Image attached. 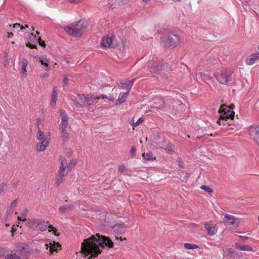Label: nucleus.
<instances>
[{
	"instance_id": "f257e3e1",
	"label": "nucleus",
	"mask_w": 259,
	"mask_h": 259,
	"mask_svg": "<svg viewBox=\"0 0 259 259\" xmlns=\"http://www.w3.org/2000/svg\"><path fill=\"white\" fill-rule=\"evenodd\" d=\"M104 246L112 248L113 243L108 237L97 234L91 237L84 239L81 243V251L85 256L90 255L88 259H92L101 253V248Z\"/></svg>"
},
{
	"instance_id": "f03ea898",
	"label": "nucleus",
	"mask_w": 259,
	"mask_h": 259,
	"mask_svg": "<svg viewBox=\"0 0 259 259\" xmlns=\"http://www.w3.org/2000/svg\"><path fill=\"white\" fill-rule=\"evenodd\" d=\"M215 76L218 81L223 84L229 85L233 82V72L228 68L216 70Z\"/></svg>"
},
{
	"instance_id": "7ed1b4c3",
	"label": "nucleus",
	"mask_w": 259,
	"mask_h": 259,
	"mask_svg": "<svg viewBox=\"0 0 259 259\" xmlns=\"http://www.w3.org/2000/svg\"><path fill=\"white\" fill-rule=\"evenodd\" d=\"M75 98V104L76 107H81L92 105L97 102L99 97H95L91 95H84L77 94Z\"/></svg>"
},
{
	"instance_id": "20e7f679",
	"label": "nucleus",
	"mask_w": 259,
	"mask_h": 259,
	"mask_svg": "<svg viewBox=\"0 0 259 259\" xmlns=\"http://www.w3.org/2000/svg\"><path fill=\"white\" fill-rule=\"evenodd\" d=\"M59 160L61 165L56 179V183L58 185L61 184L63 182V178L71 169V167L70 165H68V163L65 158L61 156L59 157Z\"/></svg>"
},
{
	"instance_id": "39448f33",
	"label": "nucleus",
	"mask_w": 259,
	"mask_h": 259,
	"mask_svg": "<svg viewBox=\"0 0 259 259\" xmlns=\"http://www.w3.org/2000/svg\"><path fill=\"white\" fill-rule=\"evenodd\" d=\"M83 28L82 25L78 22L76 24H72L70 26L65 27L64 30L70 35L78 37L81 36Z\"/></svg>"
},
{
	"instance_id": "423d86ee",
	"label": "nucleus",
	"mask_w": 259,
	"mask_h": 259,
	"mask_svg": "<svg viewBox=\"0 0 259 259\" xmlns=\"http://www.w3.org/2000/svg\"><path fill=\"white\" fill-rule=\"evenodd\" d=\"M162 41L164 47H175L179 42L180 38L177 35L170 33L163 38Z\"/></svg>"
},
{
	"instance_id": "0eeeda50",
	"label": "nucleus",
	"mask_w": 259,
	"mask_h": 259,
	"mask_svg": "<svg viewBox=\"0 0 259 259\" xmlns=\"http://www.w3.org/2000/svg\"><path fill=\"white\" fill-rule=\"evenodd\" d=\"M128 95V92L126 93H120L118 98L117 100H115V98L112 97L111 96L108 97L105 95H101V97L102 99H107L113 102L114 104L117 105L125 102L126 101V98Z\"/></svg>"
},
{
	"instance_id": "6e6552de",
	"label": "nucleus",
	"mask_w": 259,
	"mask_h": 259,
	"mask_svg": "<svg viewBox=\"0 0 259 259\" xmlns=\"http://www.w3.org/2000/svg\"><path fill=\"white\" fill-rule=\"evenodd\" d=\"M248 131L250 138L259 146V126H250Z\"/></svg>"
},
{
	"instance_id": "1a4fd4ad",
	"label": "nucleus",
	"mask_w": 259,
	"mask_h": 259,
	"mask_svg": "<svg viewBox=\"0 0 259 259\" xmlns=\"http://www.w3.org/2000/svg\"><path fill=\"white\" fill-rule=\"evenodd\" d=\"M49 222H45L44 221L38 220L37 225L35 227V230L44 231L47 229V228H49V232L53 231L54 234L55 235L58 236L59 234H57L56 233V230L55 229L52 225H49Z\"/></svg>"
},
{
	"instance_id": "9d476101",
	"label": "nucleus",
	"mask_w": 259,
	"mask_h": 259,
	"mask_svg": "<svg viewBox=\"0 0 259 259\" xmlns=\"http://www.w3.org/2000/svg\"><path fill=\"white\" fill-rule=\"evenodd\" d=\"M116 46L113 36L107 35L102 38L101 46L105 48H112Z\"/></svg>"
},
{
	"instance_id": "9b49d317",
	"label": "nucleus",
	"mask_w": 259,
	"mask_h": 259,
	"mask_svg": "<svg viewBox=\"0 0 259 259\" xmlns=\"http://www.w3.org/2000/svg\"><path fill=\"white\" fill-rule=\"evenodd\" d=\"M235 114H221L219 119L217 121L219 125H231Z\"/></svg>"
},
{
	"instance_id": "f8f14e48",
	"label": "nucleus",
	"mask_w": 259,
	"mask_h": 259,
	"mask_svg": "<svg viewBox=\"0 0 259 259\" xmlns=\"http://www.w3.org/2000/svg\"><path fill=\"white\" fill-rule=\"evenodd\" d=\"M223 222L226 226H232L237 227L239 225V222L237 219L233 215L230 214H226L223 219Z\"/></svg>"
},
{
	"instance_id": "ddd939ff",
	"label": "nucleus",
	"mask_w": 259,
	"mask_h": 259,
	"mask_svg": "<svg viewBox=\"0 0 259 259\" xmlns=\"http://www.w3.org/2000/svg\"><path fill=\"white\" fill-rule=\"evenodd\" d=\"M135 80V79H133L132 80L126 79L120 81L117 84L119 87L124 90H127L128 92V91L131 89Z\"/></svg>"
},
{
	"instance_id": "4468645a",
	"label": "nucleus",
	"mask_w": 259,
	"mask_h": 259,
	"mask_svg": "<svg viewBox=\"0 0 259 259\" xmlns=\"http://www.w3.org/2000/svg\"><path fill=\"white\" fill-rule=\"evenodd\" d=\"M45 246L46 249L48 250L49 248V251L51 254H52L53 252H57L58 248H61V245L58 242H50L49 240L47 241V243L45 244Z\"/></svg>"
},
{
	"instance_id": "2eb2a0df",
	"label": "nucleus",
	"mask_w": 259,
	"mask_h": 259,
	"mask_svg": "<svg viewBox=\"0 0 259 259\" xmlns=\"http://www.w3.org/2000/svg\"><path fill=\"white\" fill-rule=\"evenodd\" d=\"M234 105L232 104L230 106H227L225 104L222 105L219 108V113H235L233 111Z\"/></svg>"
},
{
	"instance_id": "dca6fc26",
	"label": "nucleus",
	"mask_w": 259,
	"mask_h": 259,
	"mask_svg": "<svg viewBox=\"0 0 259 259\" xmlns=\"http://www.w3.org/2000/svg\"><path fill=\"white\" fill-rule=\"evenodd\" d=\"M258 59H259V53L252 54L246 58L245 63L248 65H251L255 63Z\"/></svg>"
},
{
	"instance_id": "f3484780",
	"label": "nucleus",
	"mask_w": 259,
	"mask_h": 259,
	"mask_svg": "<svg viewBox=\"0 0 259 259\" xmlns=\"http://www.w3.org/2000/svg\"><path fill=\"white\" fill-rule=\"evenodd\" d=\"M50 142L49 139H44L37 144L36 149L39 152L44 151L48 146Z\"/></svg>"
},
{
	"instance_id": "a211bd4d",
	"label": "nucleus",
	"mask_w": 259,
	"mask_h": 259,
	"mask_svg": "<svg viewBox=\"0 0 259 259\" xmlns=\"http://www.w3.org/2000/svg\"><path fill=\"white\" fill-rule=\"evenodd\" d=\"M204 228L207 230L208 234L210 236L214 235L217 232V228L214 225L207 223L205 224Z\"/></svg>"
},
{
	"instance_id": "6ab92c4d",
	"label": "nucleus",
	"mask_w": 259,
	"mask_h": 259,
	"mask_svg": "<svg viewBox=\"0 0 259 259\" xmlns=\"http://www.w3.org/2000/svg\"><path fill=\"white\" fill-rule=\"evenodd\" d=\"M73 208V205H63L59 207V212L61 214H64L72 210Z\"/></svg>"
},
{
	"instance_id": "aec40b11",
	"label": "nucleus",
	"mask_w": 259,
	"mask_h": 259,
	"mask_svg": "<svg viewBox=\"0 0 259 259\" xmlns=\"http://www.w3.org/2000/svg\"><path fill=\"white\" fill-rule=\"evenodd\" d=\"M37 60L41 63V64L45 66V70L47 71L50 70V68L48 66L49 60L48 59L44 56L39 57H38Z\"/></svg>"
},
{
	"instance_id": "412c9836",
	"label": "nucleus",
	"mask_w": 259,
	"mask_h": 259,
	"mask_svg": "<svg viewBox=\"0 0 259 259\" xmlns=\"http://www.w3.org/2000/svg\"><path fill=\"white\" fill-rule=\"evenodd\" d=\"M61 122L59 125V130H66L68 125V117L63 115L61 117Z\"/></svg>"
},
{
	"instance_id": "4be33fe9",
	"label": "nucleus",
	"mask_w": 259,
	"mask_h": 259,
	"mask_svg": "<svg viewBox=\"0 0 259 259\" xmlns=\"http://www.w3.org/2000/svg\"><path fill=\"white\" fill-rule=\"evenodd\" d=\"M57 87H55L53 88V92L51 95V104L52 106H54L56 103L57 101Z\"/></svg>"
},
{
	"instance_id": "5701e85b",
	"label": "nucleus",
	"mask_w": 259,
	"mask_h": 259,
	"mask_svg": "<svg viewBox=\"0 0 259 259\" xmlns=\"http://www.w3.org/2000/svg\"><path fill=\"white\" fill-rule=\"evenodd\" d=\"M37 219H28L26 222V224L29 228L35 230V227L37 225Z\"/></svg>"
},
{
	"instance_id": "b1692460",
	"label": "nucleus",
	"mask_w": 259,
	"mask_h": 259,
	"mask_svg": "<svg viewBox=\"0 0 259 259\" xmlns=\"http://www.w3.org/2000/svg\"><path fill=\"white\" fill-rule=\"evenodd\" d=\"M236 247L237 249L245 251H252V248L248 245H240L236 244Z\"/></svg>"
},
{
	"instance_id": "393cba45",
	"label": "nucleus",
	"mask_w": 259,
	"mask_h": 259,
	"mask_svg": "<svg viewBox=\"0 0 259 259\" xmlns=\"http://www.w3.org/2000/svg\"><path fill=\"white\" fill-rule=\"evenodd\" d=\"M143 121L144 119L142 117H140L136 122H135V118L134 117L131 120L130 123L134 127H135L141 124L143 122Z\"/></svg>"
},
{
	"instance_id": "a878e982",
	"label": "nucleus",
	"mask_w": 259,
	"mask_h": 259,
	"mask_svg": "<svg viewBox=\"0 0 259 259\" xmlns=\"http://www.w3.org/2000/svg\"><path fill=\"white\" fill-rule=\"evenodd\" d=\"M161 68V67L157 64H155L153 66H149V69L151 73H158Z\"/></svg>"
},
{
	"instance_id": "bb28decb",
	"label": "nucleus",
	"mask_w": 259,
	"mask_h": 259,
	"mask_svg": "<svg viewBox=\"0 0 259 259\" xmlns=\"http://www.w3.org/2000/svg\"><path fill=\"white\" fill-rule=\"evenodd\" d=\"M61 131V136L63 141H67L69 139V134L67 132L66 130H60Z\"/></svg>"
},
{
	"instance_id": "cd10ccee",
	"label": "nucleus",
	"mask_w": 259,
	"mask_h": 259,
	"mask_svg": "<svg viewBox=\"0 0 259 259\" xmlns=\"http://www.w3.org/2000/svg\"><path fill=\"white\" fill-rule=\"evenodd\" d=\"M142 156L143 157L144 159L145 160H153V154L151 152H148L147 153H143Z\"/></svg>"
},
{
	"instance_id": "c85d7f7f",
	"label": "nucleus",
	"mask_w": 259,
	"mask_h": 259,
	"mask_svg": "<svg viewBox=\"0 0 259 259\" xmlns=\"http://www.w3.org/2000/svg\"><path fill=\"white\" fill-rule=\"evenodd\" d=\"M28 62L26 58H23L22 60V70L24 73L27 72L26 67L28 65Z\"/></svg>"
},
{
	"instance_id": "c756f323",
	"label": "nucleus",
	"mask_w": 259,
	"mask_h": 259,
	"mask_svg": "<svg viewBox=\"0 0 259 259\" xmlns=\"http://www.w3.org/2000/svg\"><path fill=\"white\" fill-rule=\"evenodd\" d=\"M184 247L187 249H194L198 248L199 247L196 244H192L188 243H186L184 244Z\"/></svg>"
},
{
	"instance_id": "7c9ffc66",
	"label": "nucleus",
	"mask_w": 259,
	"mask_h": 259,
	"mask_svg": "<svg viewBox=\"0 0 259 259\" xmlns=\"http://www.w3.org/2000/svg\"><path fill=\"white\" fill-rule=\"evenodd\" d=\"M5 259H22L21 257L16 253L10 254L5 256Z\"/></svg>"
},
{
	"instance_id": "2f4dec72",
	"label": "nucleus",
	"mask_w": 259,
	"mask_h": 259,
	"mask_svg": "<svg viewBox=\"0 0 259 259\" xmlns=\"http://www.w3.org/2000/svg\"><path fill=\"white\" fill-rule=\"evenodd\" d=\"M45 137V134L41 130H39L36 135L37 139L40 141H42L44 139H47Z\"/></svg>"
},
{
	"instance_id": "473e14b6",
	"label": "nucleus",
	"mask_w": 259,
	"mask_h": 259,
	"mask_svg": "<svg viewBox=\"0 0 259 259\" xmlns=\"http://www.w3.org/2000/svg\"><path fill=\"white\" fill-rule=\"evenodd\" d=\"M201 189L205 191L211 193L212 192V190L208 186L205 185H202L201 186Z\"/></svg>"
},
{
	"instance_id": "72a5a7b5",
	"label": "nucleus",
	"mask_w": 259,
	"mask_h": 259,
	"mask_svg": "<svg viewBox=\"0 0 259 259\" xmlns=\"http://www.w3.org/2000/svg\"><path fill=\"white\" fill-rule=\"evenodd\" d=\"M177 161L178 163V165L181 167V168H183L184 167V163H183V160L180 157H178L177 160Z\"/></svg>"
},
{
	"instance_id": "f704fd0d",
	"label": "nucleus",
	"mask_w": 259,
	"mask_h": 259,
	"mask_svg": "<svg viewBox=\"0 0 259 259\" xmlns=\"http://www.w3.org/2000/svg\"><path fill=\"white\" fill-rule=\"evenodd\" d=\"M27 212V210H25L24 214H23L21 217H18V220L20 221H26V217Z\"/></svg>"
},
{
	"instance_id": "c9c22d12",
	"label": "nucleus",
	"mask_w": 259,
	"mask_h": 259,
	"mask_svg": "<svg viewBox=\"0 0 259 259\" xmlns=\"http://www.w3.org/2000/svg\"><path fill=\"white\" fill-rule=\"evenodd\" d=\"M196 77L197 78H205L208 77V75L207 74H205L204 73L199 72L198 74H196Z\"/></svg>"
},
{
	"instance_id": "e433bc0d",
	"label": "nucleus",
	"mask_w": 259,
	"mask_h": 259,
	"mask_svg": "<svg viewBox=\"0 0 259 259\" xmlns=\"http://www.w3.org/2000/svg\"><path fill=\"white\" fill-rule=\"evenodd\" d=\"M6 186V184L4 183L0 184V194L4 192V190L5 189Z\"/></svg>"
},
{
	"instance_id": "4c0bfd02",
	"label": "nucleus",
	"mask_w": 259,
	"mask_h": 259,
	"mask_svg": "<svg viewBox=\"0 0 259 259\" xmlns=\"http://www.w3.org/2000/svg\"><path fill=\"white\" fill-rule=\"evenodd\" d=\"M136 149L134 147H132L131 149V151H130V153H131V155L132 157H134L135 156V154H136Z\"/></svg>"
},
{
	"instance_id": "58836bf2",
	"label": "nucleus",
	"mask_w": 259,
	"mask_h": 259,
	"mask_svg": "<svg viewBox=\"0 0 259 259\" xmlns=\"http://www.w3.org/2000/svg\"><path fill=\"white\" fill-rule=\"evenodd\" d=\"M125 169V166L124 164H121L118 167V169L120 171L123 172Z\"/></svg>"
},
{
	"instance_id": "ea45409f",
	"label": "nucleus",
	"mask_w": 259,
	"mask_h": 259,
	"mask_svg": "<svg viewBox=\"0 0 259 259\" xmlns=\"http://www.w3.org/2000/svg\"><path fill=\"white\" fill-rule=\"evenodd\" d=\"M76 163V160H72L69 163L68 165H70L71 167V169L72 167H73Z\"/></svg>"
},
{
	"instance_id": "a19ab883",
	"label": "nucleus",
	"mask_w": 259,
	"mask_h": 259,
	"mask_svg": "<svg viewBox=\"0 0 259 259\" xmlns=\"http://www.w3.org/2000/svg\"><path fill=\"white\" fill-rule=\"evenodd\" d=\"M226 252L229 254H232L234 253L233 250L230 248H227Z\"/></svg>"
},
{
	"instance_id": "79ce46f5",
	"label": "nucleus",
	"mask_w": 259,
	"mask_h": 259,
	"mask_svg": "<svg viewBox=\"0 0 259 259\" xmlns=\"http://www.w3.org/2000/svg\"><path fill=\"white\" fill-rule=\"evenodd\" d=\"M38 40H39V45L42 47H45L46 45H45V41H41L40 38H39Z\"/></svg>"
},
{
	"instance_id": "37998d69",
	"label": "nucleus",
	"mask_w": 259,
	"mask_h": 259,
	"mask_svg": "<svg viewBox=\"0 0 259 259\" xmlns=\"http://www.w3.org/2000/svg\"><path fill=\"white\" fill-rule=\"evenodd\" d=\"M17 204V200H15L11 204L12 207H15Z\"/></svg>"
},
{
	"instance_id": "c03bdc74",
	"label": "nucleus",
	"mask_w": 259,
	"mask_h": 259,
	"mask_svg": "<svg viewBox=\"0 0 259 259\" xmlns=\"http://www.w3.org/2000/svg\"><path fill=\"white\" fill-rule=\"evenodd\" d=\"M157 107H152L151 108V110H149V112H156V111H155V110H156Z\"/></svg>"
},
{
	"instance_id": "a18cd8bd",
	"label": "nucleus",
	"mask_w": 259,
	"mask_h": 259,
	"mask_svg": "<svg viewBox=\"0 0 259 259\" xmlns=\"http://www.w3.org/2000/svg\"><path fill=\"white\" fill-rule=\"evenodd\" d=\"M20 27V25L19 23H15L13 24V28H18Z\"/></svg>"
},
{
	"instance_id": "49530a36",
	"label": "nucleus",
	"mask_w": 259,
	"mask_h": 259,
	"mask_svg": "<svg viewBox=\"0 0 259 259\" xmlns=\"http://www.w3.org/2000/svg\"><path fill=\"white\" fill-rule=\"evenodd\" d=\"M13 33L12 32H8V37L11 38L13 36Z\"/></svg>"
},
{
	"instance_id": "de8ad7c7",
	"label": "nucleus",
	"mask_w": 259,
	"mask_h": 259,
	"mask_svg": "<svg viewBox=\"0 0 259 259\" xmlns=\"http://www.w3.org/2000/svg\"><path fill=\"white\" fill-rule=\"evenodd\" d=\"M27 46H28L31 49L36 48V46L31 44L27 45Z\"/></svg>"
},
{
	"instance_id": "09e8293b",
	"label": "nucleus",
	"mask_w": 259,
	"mask_h": 259,
	"mask_svg": "<svg viewBox=\"0 0 259 259\" xmlns=\"http://www.w3.org/2000/svg\"><path fill=\"white\" fill-rule=\"evenodd\" d=\"M48 76H49V75H48V74H47V73H44L43 74H42V75H41V77L42 78H47V77H48Z\"/></svg>"
},
{
	"instance_id": "8fccbe9b",
	"label": "nucleus",
	"mask_w": 259,
	"mask_h": 259,
	"mask_svg": "<svg viewBox=\"0 0 259 259\" xmlns=\"http://www.w3.org/2000/svg\"><path fill=\"white\" fill-rule=\"evenodd\" d=\"M240 238H242L243 239H244V240H246V239H247L248 237H244V236H240Z\"/></svg>"
},
{
	"instance_id": "3c124183",
	"label": "nucleus",
	"mask_w": 259,
	"mask_h": 259,
	"mask_svg": "<svg viewBox=\"0 0 259 259\" xmlns=\"http://www.w3.org/2000/svg\"><path fill=\"white\" fill-rule=\"evenodd\" d=\"M40 122V119H37V123H37V126L38 127V126H39V124Z\"/></svg>"
},
{
	"instance_id": "603ef678",
	"label": "nucleus",
	"mask_w": 259,
	"mask_h": 259,
	"mask_svg": "<svg viewBox=\"0 0 259 259\" xmlns=\"http://www.w3.org/2000/svg\"><path fill=\"white\" fill-rule=\"evenodd\" d=\"M173 2H180L181 0H171Z\"/></svg>"
},
{
	"instance_id": "864d4df0",
	"label": "nucleus",
	"mask_w": 259,
	"mask_h": 259,
	"mask_svg": "<svg viewBox=\"0 0 259 259\" xmlns=\"http://www.w3.org/2000/svg\"><path fill=\"white\" fill-rule=\"evenodd\" d=\"M206 136H212V134H209H209H207ZM205 136H206V135L204 136V137H205Z\"/></svg>"
},
{
	"instance_id": "5fc2aeb1",
	"label": "nucleus",
	"mask_w": 259,
	"mask_h": 259,
	"mask_svg": "<svg viewBox=\"0 0 259 259\" xmlns=\"http://www.w3.org/2000/svg\"><path fill=\"white\" fill-rule=\"evenodd\" d=\"M0 252H2L3 253L4 252V249H0Z\"/></svg>"
},
{
	"instance_id": "6e6d98bb",
	"label": "nucleus",
	"mask_w": 259,
	"mask_h": 259,
	"mask_svg": "<svg viewBox=\"0 0 259 259\" xmlns=\"http://www.w3.org/2000/svg\"><path fill=\"white\" fill-rule=\"evenodd\" d=\"M150 0H143V2H145V3H147L149 1H150Z\"/></svg>"
},
{
	"instance_id": "4d7b16f0",
	"label": "nucleus",
	"mask_w": 259,
	"mask_h": 259,
	"mask_svg": "<svg viewBox=\"0 0 259 259\" xmlns=\"http://www.w3.org/2000/svg\"><path fill=\"white\" fill-rule=\"evenodd\" d=\"M20 27L21 28V30H23V29L24 28V27H23L22 26H20Z\"/></svg>"
},
{
	"instance_id": "13d9d810",
	"label": "nucleus",
	"mask_w": 259,
	"mask_h": 259,
	"mask_svg": "<svg viewBox=\"0 0 259 259\" xmlns=\"http://www.w3.org/2000/svg\"><path fill=\"white\" fill-rule=\"evenodd\" d=\"M66 80H67V78H66V77H65V78L64 79V83H65V82H66Z\"/></svg>"
},
{
	"instance_id": "bf43d9fd",
	"label": "nucleus",
	"mask_w": 259,
	"mask_h": 259,
	"mask_svg": "<svg viewBox=\"0 0 259 259\" xmlns=\"http://www.w3.org/2000/svg\"><path fill=\"white\" fill-rule=\"evenodd\" d=\"M25 27H26V28H28V25H25Z\"/></svg>"
},
{
	"instance_id": "052dcab7",
	"label": "nucleus",
	"mask_w": 259,
	"mask_h": 259,
	"mask_svg": "<svg viewBox=\"0 0 259 259\" xmlns=\"http://www.w3.org/2000/svg\"><path fill=\"white\" fill-rule=\"evenodd\" d=\"M12 231L13 232L15 231V230H14V229L13 228H12Z\"/></svg>"
},
{
	"instance_id": "680f3d73",
	"label": "nucleus",
	"mask_w": 259,
	"mask_h": 259,
	"mask_svg": "<svg viewBox=\"0 0 259 259\" xmlns=\"http://www.w3.org/2000/svg\"><path fill=\"white\" fill-rule=\"evenodd\" d=\"M36 33H37V34H39V32H38V31H36Z\"/></svg>"
},
{
	"instance_id": "e2e57ef3",
	"label": "nucleus",
	"mask_w": 259,
	"mask_h": 259,
	"mask_svg": "<svg viewBox=\"0 0 259 259\" xmlns=\"http://www.w3.org/2000/svg\"><path fill=\"white\" fill-rule=\"evenodd\" d=\"M116 239H118V237H116Z\"/></svg>"
},
{
	"instance_id": "0e129e2a",
	"label": "nucleus",
	"mask_w": 259,
	"mask_h": 259,
	"mask_svg": "<svg viewBox=\"0 0 259 259\" xmlns=\"http://www.w3.org/2000/svg\"><path fill=\"white\" fill-rule=\"evenodd\" d=\"M258 49H259V45H258Z\"/></svg>"
}]
</instances>
